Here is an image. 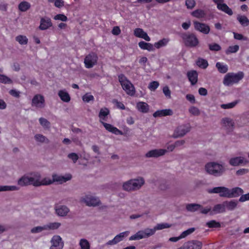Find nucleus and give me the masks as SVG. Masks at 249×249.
<instances>
[{
	"instance_id": "obj_45",
	"label": "nucleus",
	"mask_w": 249,
	"mask_h": 249,
	"mask_svg": "<svg viewBox=\"0 0 249 249\" xmlns=\"http://www.w3.org/2000/svg\"><path fill=\"white\" fill-rule=\"evenodd\" d=\"M239 49V47L238 45H234V46H230L228 47V48L226 50L225 53L227 54H229L231 53H236Z\"/></svg>"
},
{
	"instance_id": "obj_46",
	"label": "nucleus",
	"mask_w": 249,
	"mask_h": 249,
	"mask_svg": "<svg viewBox=\"0 0 249 249\" xmlns=\"http://www.w3.org/2000/svg\"><path fill=\"white\" fill-rule=\"evenodd\" d=\"M238 103L237 100L234 101L228 104H222L221 107L223 109H229L234 107Z\"/></svg>"
},
{
	"instance_id": "obj_57",
	"label": "nucleus",
	"mask_w": 249,
	"mask_h": 249,
	"mask_svg": "<svg viewBox=\"0 0 249 249\" xmlns=\"http://www.w3.org/2000/svg\"><path fill=\"white\" fill-rule=\"evenodd\" d=\"M43 230H46L45 225L43 226H37L34 227L31 230V232L32 233H38L42 231Z\"/></svg>"
},
{
	"instance_id": "obj_54",
	"label": "nucleus",
	"mask_w": 249,
	"mask_h": 249,
	"mask_svg": "<svg viewBox=\"0 0 249 249\" xmlns=\"http://www.w3.org/2000/svg\"><path fill=\"white\" fill-rule=\"evenodd\" d=\"M82 99L84 102L89 103L94 100V97L91 94L86 93L83 96Z\"/></svg>"
},
{
	"instance_id": "obj_27",
	"label": "nucleus",
	"mask_w": 249,
	"mask_h": 249,
	"mask_svg": "<svg viewBox=\"0 0 249 249\" xmlns=\"http://www.w3.org/2000/svg\"><path fill=\"white\" fill-rule=\"evenodd\" d=\"M139 46L143 50H146L148 51H154V45L149 43H146L144 41H142L139 43Z\"/></svg>"
},
{
	"instance_id": "obj_34",
	"label": "nucleus",
	"mask_w": 249,
	"mask_h": 249,
	"mask_svg": "<svg viewBox=\"0 0 249 249\" xmlns=\"http://www.w3.org/2000/svg\"><path fill=\"white\" fill-rule=\"evenodd\" d=\"M196 64L199 68L206 69L208 66V61L203 58H198L196 61Z\"/></svg>"
},
{
	"instance_id": "obj_2",
	"label": "nucleus",
	"mask_w": 249,
	"mask_h": 249,
	"mask_svg": "<svg viewBox=\"0 0 249 249\" xmlns=\"http://www.w3.org/2000/svg\"><path fill=\"white\" fill-rule=\"evenodd\" d=\"M206 171L215 177L221 176L225 171L224 166L214 162L208 163L205 165Z\"/></svg>"
},
{
	"instance_id": "obj_10",
	"label": "nucleus",
	"mask_w": 249,
	"mask_h": 249,
	"mask_svg": "<svg viewBox=\"0 0 249 249\" xmlns=\"http://www.w3.org/2000/svg\"><path fill=\"white\" fill-rule=\"evenodd\" d=\"M213 1L217 5V8L230 16L233 14L232 10L225 3H221L224 1V0H213Z\"/></svg>"
},
{
	"instance_id": "obj_14",
	"label": "nucleus",
	"mask_w": 249,
	"mask_h": 249,
	"mask_svg": "<svg viewBox=\"0 0 249 249\" xmlns=\"http://www.w3.org/2000/svg\"><path fill=\"white\" fill-rule=\"evenodd\" d=\"M166 152L167 150L166 149H163L151 150L145 154V157L147 158H158L164 155Z\"/></svg>"
},
{
	"instance_id": "obj_52",
	"label": "nucleus",
	"mask_w": 249,
	"mask_h": 249,
	"mask_svg": "<svg viewBox=\"0 0 249 249\" xmlns=\"http://www.w3.org/2000/svg\"><path fill=\"white\" fill-rule=\"evenodd\" d=\"M241 79H224L223 83L226 85H230L234 83H237Z\"/></svg>"
},
{
	"instance_id": "obj_32",
	"label": "nucleus",
	"mask_w": 249,
	"mask_h": 249,
	"mask_svg": "<svg viewBox=\"0 0 249 249\" xmlns=\"http://www.w3.org/2000/svg\"><path fill=\"white\" fill-rule=\"evenodd\" d=\"M58 96L61 100L65 102H69L71 100V97L69 93L64 90H60L58 92Z\"/></svg>"
},
{
	"instance_id": "obj_40",
	"label": "nucleus",
	"mask_w": 249,
	"mask_h": 249,
	"mask_svg": "<svg viewBox=\"0 0 249 249\" xmlns=\"http://www.w3.org/2000/svg\"><path fill=\"white\" fill-rule=\"evenodd\" d=\"M244 74L242 71H239L237 73L230 72L227 73L224 78H243Z\"/></svg>"
},
{
	"instance_id": "obj_59",
	"label": "nucleus",
	"mask_w": 249,
	"mask_h": 249,
	"mask_svg": "<svg viewBox=\"0 0 249 249\" xmlns=\"http://www.w3.org/2000/svg\"><path fill=\"white\" fill-rule=\"evenodd\" d=\"M159 86V83L157 81H153L150 83L148 88L151 90H155Z\"/></svg>"
},
{
	"instance_id": "obj_16",
	"label": "nucleus",
	"mask_w": 249,
	"mask_h": 249,
	"mask_svg": "<svg viewBox=\"0 0 249 249\" xmlns=\"http://www.w3.org/2000/svg\"><path fill=\"white\" fill-rule=\"evenodd\" d=\"M52 25L53 24L49 18H42L40 19V24L39 26V28L41 30H45L52 27Z\"/></svg>"
},
{
	"instance_id": "obj_37",
	"label": "nucleus",
	"mask_w": 249,
	"mask_h": 249,
	"mask_svg": "<svg viewBox=\"0 0 249 249\" xmlns=\"http://www.w3.org/2000/svg\"><path fill=\"white\" fill-rule=\"evenodd\" d=\"M30 4L27 1H22L18 5V9L21 12H25L30 9Z\"/></svg>"
},
{
	"instance_id": "obj_50",
	"label": "nucleus",
	"mask_w": 249,
	"mask_h": 249,
	"mask_svg": "<svg viewBox=\"0 0 249 249\" xmlns=\"http://www.w3.org/2000/svg\"><path fill=\"white\" fill-rule=\"evenodd\" d=\"M209 48L212 51H219L221 49V46L215 43L209 44Z\"/></svg>"
},
{
	"instance_id": "obj_30",
	"label": "nucleus",
	"mask_w": 249,
	"mask_h": 249,
	"mask_svg": "<svg viewBox=\"0 0 249 249\" xmlns=\"http://www.w3.org/2000/svg\"><path fill=\"white\" fill-rule=\"evenodd\" d=\"M171 227V225L166 223L158 224L154 229H150L153 232V234L157 230H160L165 228H169Z\"/></svg>"
},
{
	"instance_id": "obj_38",
	"label": "nucleus",
	"mask_w": 249,
	"mask_h": 249,
	"mask_svg": "<svg viewBox=\"0 0 249 249\" xmlns=\"http://www.w3.org/2000/svg\"><path fill=\"white\" fill-rule=\"evenodd\" d=\"M192 15L196 18H204L206 15V13L204 10L198 9L193 11L192 13Z\"/></svg>"
},
{
	"instance_id": "obj_18",
	"label": "nucleus",
	"mask_w": 249,
	"mask_h": 249,
	"mask_svg": "<svg viewBox=\"0 0 249 249\" xmlns=\"http://www.w3.org/2000/svg\"><path fill=\"white\" fill-rule=\"evenodd\" d=\"M102 124L105 127L106 129L109 132H111L116 135H122L123 134V133L121 130H119L117 127L114 126L113 125L111 124H107L105 122L102 123Z\"/></svg>"
},
{
	"instance_id": "obj_51",
	"label": "nucleus",
	"mask_w": 249,
	"mask_h": 249,
	"mask_svg": "<svg viewBox=\"0 0 249 249\" xmlns=\"http://www.w3.org/2000/svg\"><path fill=\"white\" fill-rule=\"evenodd\" d=\"M39 123L40 124L45 128H48L50 127V122L46 119L44 118H40L39 119Z\"/></svg>"
},
{
	"instance_id": "obj_21",
	"label": "nucleus",
	"mask_w": 249,
	"mask_h": 249,
	"mask_svg": "<svg viewBox=\"0 0 249 249\" xmlns=\"http://www.w3.org/2000/svg\"><path fill=\"white\" fill-rule=\"evenodd\" d=\"M173 111L170 109H165L158 110L155 111L153 116L155 118L161 117L163 116H170L173 114Z\"/></svg>"
},
{
	"instance_id": "obj_25",
	"label": "nucleus",
	"mask_w": 249,
	"mask_h": 249,
	"mask_svg": "<svg viewBox=\"0 0 249 249\" xmlns=\"http://www.w3.org/2000/svg\"><path fill=\"white\" fill-rule=\"evenodd\" d=\"M222 122L223 125L227 127L229 131H231L233 129L234 123L233 121L230 118H224L222 119Z\"/></svg>"
},
{
	"instance_id": "obj_44",
	"label": "nucleus",
	"mask_w": 249,
	"mask_h": 249,
	"mask_svg": "<svg viewBox=\"0 0 249 249\" xmlns=\"http://www.w3.org/2000/svg\"><path fill=\"white\" fill-rule=\"evenodd\" d=\"M61 224L58 222H53V223H50L49 224L45 225L46 228V230H56L60 226Z\"/></svg>"
},
{
	"instance_id": "obj_5",
	"label": "nucleus",
	"mask_w": 249,
	"mask_h": 249,
	"mask_svg": "<svg viewBox=\"0 0 249 249\" xmlns=\"http://www.w3.org/2000/svg\"><path fill=\"white\" fill-rule=\"evenodd\" d=\"M153 235V232L149 228L145 229L144 230L138 231L135 234L131 236L129 238V240H138L143 238H147Z\"/></svg>"
},
{
	"instance_id": "obj_39",
	"label": "nucleus",
	"mask_w": 249,
	"mask_h": 249,
	"mask_svg": "<svg viewBox=\"0 0 249 249\" xmlns=\"http://www.w3.org/2000/svg\"><path fill=\"white\" fill-rule=\"evenodd\" d=\"M80 249H90V244L86 239H81L79 242Z\"/></svg>"
},
{
	"instance_id": "obj_62",
	"label": "nucleus",
	"mask_w": 249,
	"mask_h": 249,
	"mask_svg": "<svg viewBox=\"0 0 249 249\" xmlns=\"http://www.w3.org/2000/svg\"><path fill=\"white\" fill-rule=\"evenodd\" d=\"M185 3L188 8L192 9L195 6L196 2L194 0H186Z\"/></svg>"
},
{
	"instance_id": "obj_17",
	"label": "nucleus",
	"mask_w": 249,
	"mask_h": 249,
	"mask_svg": "<svg viewBox=\"0 0 249 249\" xmlns=\"http://www.w3.org/2000/svg\"><path fill=\"white\" fill-rule=\"evenodd\" d=\"M247 163L248 161L242 157L232 158L229 160L230 164L233 166H238L241 164H246Z\"/></svg>"
},
{
	"instance_id": "obj_22",
	"label": "nucleus",
	"mask_w": 249,
	"mask_h": 249,
	"mask_svg": "<svg viewBox=\"0 0 249 249\" xmlns=\"http://www.w3.org/2000/svg\"><path fill=\"white\" fill-rule=\"evenodd\" d=\"M225 207L223 202L222 204L215 205L213 208L212 211L211 212L210 214L223 213L225 212Z\"/></svg>"
},
{
	"instance_id": "obj_9",
	"label": "nucleus",
	"mask_w": 249,
	"mask_h": 249,
	"mask_svg": "<svg viewBox=\"0 0 249 249\" xmlns=\"http://www.w3.org/2000/svg\"><path fill=\"white\" fill-rule=\"evenodd\" d=\"M202 243L197 240H192L184 244L182 247L178 249H201Z\"/></svg>"
},
{
	"instance_id": "obj_48",
	"label": "nucleus",
	"mask_w": 249,
	"mask_h": 249,
	"mask_svg": "<svg viewBox=\"0 0 249 249\" xmlns=\"http://www.w3.org/2000/svg\"><path fill=\"white\" fill-rule=\"evenodd\" d=\"M35 140L39 142H46L47 143L49 142V140L48 139L46 138L44 136L41 134H36L35 136Z\"/></svg>"
},
{
	"instance_id": "obj_6",
	"label": "nucleus",
	"mask_w": 249,
	"mask_h": 249,
	"mask_svg": "<svg viewBox=\"0 0 249 249\" xmlns=\"http://www.w3.org/2000/svg\"><path fill=\"white\" fill-rule=\"evenodd\" d=\"M98 57L97 55L93 52L88 54L84 59V64L87 68L89 69L92 68L96 65Z\"/></svg>"
},
{
	"instance_id": "obj_47",
	"label": "nucleus",
	"mask_w": 249,
	"mask_h": 249,
	"mask_svg": "<svg viewBox=\"0 0 249 249\" xmlns=\"http://www.w3.org/2000/svg\"><path fill=\"white\" fill-rule=\"evenodd\" d=\"M223 189L221 190L220 196L230 198V189L225 187H222Z\"/></svg>"
},
{
	"instance_id": "obj_53",
	"label": "nucleus",
	"mask_w": 249,
	"mask_h": 249,
	"mask_svg": "<svg viewBox=\"0 0 249 249\" xmlns=\"http://www.w3.org/2000/svg\"><path fill=\"white\" fill-rule=\"evenodd\" d=\"M189 112L195 116H197L200 114V111L198 108L195 107H191L189 109Z\"/></svg>"
},
{
	"instance_id": "obj_63",
	"label": "nucleus",
	"mask_w": 249,
	"mask_h": 249,
	"mask_svg": "<svg viewBox=\"0 0 249 249\" xmlns=\"http://www.w3.org/2000/svg\"><path fill=\"white\" fill-rule=\"evenodd\" d=\"M54 19L55 20H60L63 21H66L67 20L68 18L64 15L58 14L54 17Z\"/></svg>"
},
{
	"instance_id": "obj_61",
	"label": "nucleus",
	"mask_w": 249,
	"mask_h": 249,
	"mask_svg": "<svg viewBox=\"0 0 249 249\" xmlns=\"http://www.w3.org/2000/svg\"><path fill=\"white\" fill-rule=\"evenodd\" d=\"M223 189L222 187H214L213 189L209 190L208 192L209 193H214V194H219L220 193L221 190Z\"/></svg>"
},
{
	"instance_id": "obj_26",
	"label": "nucleus",
	"mask_w": 249,
	"mask_h": 249,
	"mask_svg": "<svg viewBox=\"0 0 249 249\" xmlns=\"http://www.w3.org/2000/svg\"><path fill=\"white\" fill-rule=\"evenodd\" d=\"M225 209L229 211H233L237 207L238 202L235 200H231V201H224Z\"/></svg>"
},
{
	"instance_id": "obj_11",
	"label": "nucleus",
	"mask_w": 249,
	"mask_h": 249,
	"mask_svg": "<svg viewBox=\"0 0 249 249\" xmlns=\"http://www.w3.org/2000/svg\"><path fill=\"white\" fill-rule=\"evenodd\" d=\"M194 28L195 30L198 31L204 34H208L210 31V28L207 24L199 22L198 21H194L193 22Z\"/></svg>"
},
{
	"instance_id": "obj_3",
	"label": "nucleus",
	"mask_w": 249,
	"mask_h": 249,
	"mask_svg": "<svg viewBox=\"0 0 249 249\" xmlns=\"http://www.w3.org/2000/svg\"><path fill=\"white\" fill-rule=\"evenodd\" d=\"M144 183L142 178L137 179H130L123 184V187L124 190L130 191L139 189Z\"/></svg>"
},
{
	"instance_id": "obj_24",
	"label": "nucleus",
	"mask_w": 249,
	"mask_h": 249,
	"mask_svg": "<svg viewBox=\"0 0 249 249\" xmlns=\"http://www.w3.org/2000/svg\"><path fill=\"white\" fill-rule=\"evenodd\" d=\"M244 191L243 189L239 187H234L230 189V198L236 197L240 195H242Z\"/></svg>"
},
{
	"instance_id": "obj_58",
	"label": "nucleus",
	"mask_w": 249,
	"mask_h": 249,
	"mask_svg": "<svg viewBox=\"0 0 249 249\" xmlns=\"http://www.w3.org/2000/svg\"><path fill=\"white\" fill-rule=\"evenodd\" d=\"M234 38L237 40H243L245 41L248 40V38L246 36H243L242 34L233 33Z\"/></svg>"
},
{
	"instance_id": "obj_43",
	"label": "nucleus",
	"mask_w": 249,
	"mask_h": 249,
	"mask_svg": "<svg viewBox=\"0 0 249 249\" xmlns=\"http://www.w3.org/2000/svg\"><path fill=\"white\" fill-rule=\"evenodd\" d=\"M19 187L16 186H0V192L18 190Z\"/></svg>"
},
{
	"instance_id": "obj_20",
	"label": "nucleus",
	"mask_w": 249,
	"mask_h": 249,
	"mask_svg": "<svg viewBox=\"0 0 249 249\" xmlns=\"http://www.w3.org/2000/svg\"><path fill=\"white\" fill-rule=\"evenodd\" d=\"M134 34L136 37L143 38L146 41H149L150 40V38L147 34L141 28L135 29L134 31Z\"/></svg>"
},
{
	"instance_id": "obj_33",
	"label": "nucleus",
	"mask_w": 249,
	"mask_h": 249,
	"mask_svg": "<svg viewBox=\"0 0 249 249\" xmlns=\"http://www.w3.org/2000/svg\"><path fill=\"white\" fill-rule=\"evenodd\" d=\"M237 19L242 26H248L249 25V19L245 16L238 15Z\"/></svg>"
},
{
	"instance_id": "obj_49",
	"label": "nucleus",
	"mask_w": 249,
	"mask_h": 249,
	"mask_svg": "<svg viewBox=\"0 0 249 249\" xmlns=\"http://www.w3.org/2000/svg\"><path fill=\"white\" fill-rule=\"evenodd\" d=\"M195 229L194 228L188 229V230L183 231L181 233V234L179 235L180 238H181V239L185 238L187 235H188L190 234L191 233H192V232H193L195 231Z\"/></svg>"
},
{
	"instance_id": "obj_35",
	"label": "nucleus",
	"mask_w": 249,
	"mask_h": 249,
	"mask_svg": "<svg viewBox=\"0 0 249 249\" xmlns=\"http://www.w3.org/2000/svg\"><path fill=\"white\" fill-rule=\"evenodd\" d=\"M129 233V231H125L121 232L119 234L115 236L114 239H115L116 243L117 244L118 243L122 241L124 237L128 235Z\"/></svg>"
},
{
	"instance_id": "obj_56",
	"label": "nucleus",
	"mask_w": 249,
	"mask_h": 249,
	"mask_svg": "<svg viewBox=\"0 0 249 249\" xmlns=\"http://www.w3.org/2000/svg\"><path fill=\"white\" fill-rule=\"evenodd\" d=\"M68 157L71 159L73 163H76L79 159L78 155L75 153H71L68 154Z\"/></svg>"
},
{
	"instance_id": "obj_7",
	"label": "nucleus",
	"mask_w": 249,
	"mask_h": 249,
	"mask_svg": "<svg viewBox=\"0 0 249 249\" xmlns=\"http://www.w3.org/2000/svg\"><path fill=\"white\" fill-rule=\"evenodd\" d=\"M122 87L126 93L131 96L135 94V89L133 85L127 79H119Z\"/></svg>"
},
{
	"instance_id": "obj_64",
	"label": "nucleus",
	"mask_w": 249,
	"mask_h": 249,
	"mask_svg": "<svg viewBox=\"0 0 249 249\" xmlns=\"http://www.w3.org/2000/svg\"><path fill=\"white\" fill-rule=\"evenodd\" d=\"M247 200H249V193L247 194L242 195L239 199L240 202H245Z\"/></svg>"
},
{
	"instance_id": "obj_31",
	"label": "nucleus",
	"mask_w": 249,
	"mask_h": 249,
	"mask_svg": "<svg viewBox=\"0 0 249 249\" xmlns=\"http://www.w3.org/2000/svg\"><path fill=\"white\" fill-rule=\"evenodd\" d=\"M170 39L168 38H164L160 40L157 42L155 43L154 46L157 49H160L162 47H164L169 43Z\"/></svg>"
},
{
	"instance_id": "obj_1",
	"label": "nucleus",
	"mask_w": 249,
	"mask_h": 249,
	"mask_svg": "<svg viewBox=\"0 0 249 249\" xmlns=\"http://www.w3.org/2000/svg\"><path fill=\"white\" fill-rule=\"evenodd\" d=\"M53 180L49 179L46 180V179L42 180L40 181L39 179H36L33 177H28L27 176H23L20 178L18 183V185L23 186L28 185L32 184L35 186H39L40 185H46L52 184L53 182H59L60 183L66 182V181L70 180L72 177L71 174H67L65 176H58L56 174H54L52 176Z\"/></svg>"
},
{
	"instance_id": "obj_13",
	"label": "nucleus",
	"mask_w": 249,
	"mask_h": 249,
	"mask_svg": "<svg viewBox=\"0 0 249 249\" xmlns=\"http://www.w3.org/2000/svg\"><path fill=\"white\" fill-rule=\"evenodd\" d=\"M82 200L86 203V205L89 206H97L100 203V200L98 198L90 196H86Z\"/></svg>"
},
{
	"instance_id": "obj_36",
	"label": "nucleus",
	"mask_w": 249,
	"mask_h": 249,
	"mask_svg": "<svg viewBox=\"0 0 249 249\" xmlns=\"http://www.w3.org/2000/svg\"><path fill=\"white\" fill-rule=\"evenodd\" d=\"M216 67L220 72L223 73H226L228 70V66L220 62L216 63Z\"/></svg>"
},
{
	"instance_id": "obj_41",
	"label": "nucleus",
	"mask_w": 249,
	"mask_h": 249,
	"mask_svg": "<svg viewBox=\"0 0 249 249\" xmlns=\"http://www.w3.org/2000/svg\"><path fill=\"white\" fill-rule=\"evenodd\" d=\"M16 40L21 45H26L28 43V39L25 36L19 35L16 37Z\"/></svg>"
},
{
	"instance_id": "obj_28",
	"label": "nucleus",
	"mask_w": 249,
	"mask_h": 249,
	"mask_svg": "<svg viewBox=\"0 0 249 249\" xmlns=\"http://www.w3.org/2000/svg\"><path fill=\"white\" fill-rule=\"evenodd\" d=\"M69 209L65 206H61L59 208H55V212L57 215L64 216L67 214Z\"/></svg>"
},
{
	"instance_id": "obj_23",
	"label": "nucleus",
	"mask_w": 249,
	"mask_h": 249,
	"mask_svg": "<svg viewBox=\"0 0 249 249\" xmlns=\"http://www.w3.org/2000/svg\"><path fill=\"white\" fill-rule=\"evenodd\" d=\"M109 114V110L107 108H101L99 113V121L102 124L107 121V116Z\"/></svg>"
},
{
	"instance_id": "obj_12",
	"label": "nucleus",
	"mask_w": 249,
	"mask_h": 249,
	"mask_svg": "<svg viewBox=\"0 0 249 249\" xmlns=\"http://www.w3.org/2000/svg\"><path fill=\"white\" fill-rule=\"evenodd\" d=\"M52 246L50 249H62L64 244L62 242L61 238L58 235L54 236L51 240Z\"/></svg>"
},
{
	"instance_id": "obj_8",
	"label": "nucleus",
	"mask_w": 249,
	"mask_h": 249,
	"mask_svg": "<svg viewBox=\"0 0 249 249\" xmlns=\"http://www.w3.org/2000/svg\"><path fill=\"white\" fill-rule=\"evenodd\" d=\"M32 106L37 108H43L45 107V99L41 94L35 95L32 100Z\"/></svg>"
},
{
	"instance_id": "obj_60",
	"label": "nucleus",
	"mask_w": 249,
	"mask_h": 249,
	"mask_svg": "<svg viewBox=\"0 0 249 249\" xmlns=\"http://www.w3.org/2000/svg\"><path fill=\"white\" fill-rule=\"evenodd\" d=\"M163 92L167 98H171V91L167 86L163 87Z\"/></svg>"
},
{
	"instance_id": "obj_55",
	"label": "nucleus",
	"mask_w": 249,
	"mask_h": 249,
	"mask_svg": "<svg viewBox=\"0 0 249 249\" xmlns=\"http://www.w3.org/2000/svg\"><path fill=\"white\" fill-rule=\"evenodd\" d=\"M113 103L118 108L121 109L123 110L125 109V107L124 104L120 101H118L116 99H114L112 101Z\"/></svg>"
},
{
	"instance_id": "obj_19",
	"label": "nucleus",
	"mask_w": 249,
	"mask_h": 249,
	"mask_svg": "<svg viewBox=\"0 0 249 249\" xmlns=\"http://www.w3.org/2000/svg\"><path fill=\"white\" fill-rule=\"evenodd\" d=\"M136 108L140 112L147 113L149 112L150 107L145 102L139 101L136 103Z\"/></svg>"
},
{
	"instance_id": "obj_29",
	"label": "nucleus",
	"mask_w": 249,
	"mask_h": 249,
	"mask_svg": "<svg viewBox=\"0 0 249 249\" xmlns=\"http://www.w3.org/2000/svg\"><path fill=\"white\" fill-rule=\"evenodd\" d=\"M202 208V206L198 204L190 203L186 206V210L189 212H195Z\"/></svg>"
},
{
	"instance_id": "obj_42",
	"label": "nucleus",
	"mask_w": 249,
	"mask_h": 249,
	"mask_svg": "<svg viewBox=\"0 0 249 249\" xmlns=\"http://www.w3.org/2000/svg\"><path fill=\"white\" fill-rule=\"evenodd\" d=\"M206 226L209 228H218L221 227L220 223L214 220H212L207 222Z\"/></svg>"
},
{
	"instance_id": "obj_15",
	"label": "nucleus",
	"mask_w": 249,
	"mask_h": 249,
	"mask_svg": "<svg viewBox=\"0 0 249 249\" xmlns=\"http://www.w3.org/2000/svg\"><path fill=\"white\" fill-rule=\"evenodd\" d=\"M189 124L178 126L175 130V135L177 137H182L190 131Z\"/></svg>"
},
{
	"instance_id": "obj_4",
	"label": "nucleus",
	"mask_w": 249,
	"mask_h": 249,
	"mask_svg": "<svg viewBox=\"0 0 249 249\" xmlns=\"http://www.w3.org/2000/svg\"><path fill=\"white\" fill-rule=\"evenodd\" d=\"M185 46L190 47L196 46L199 41L196 36L193 33H183L181 35Z\"/></svg>"
}]
</instances>
